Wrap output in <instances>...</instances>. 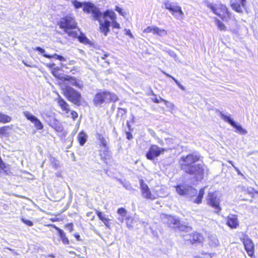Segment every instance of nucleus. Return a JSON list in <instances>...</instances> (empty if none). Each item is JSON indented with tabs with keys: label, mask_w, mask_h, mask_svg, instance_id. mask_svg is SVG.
<instances>
[{
	"label": "nucleus",
	"mask_w": 258,
	"mask_h": 258,
	"mask_svg": "<svg viewBox=\"0 0 258 258\" xmlns=\"http://www.w3.org/2000/svg\"><path fill=\"white\" fill-rule=\"evenodd\" d=\"M50 164L52 167L55 169L58 168L59 166L58 161L53 157H50L49 158Z\"/></svg>",
	"instance_id": "e433bc0d"
},
{
	"label": "nucleus",
	"mask_w": 258,
	"mask_h": 258,
	"mask_svg": "<svg viewBox=\"0 0 258 258\" xmlns=\"http://www.w3.org/2000/svg\"><path fill=\"white\" fill-rule=\"evenodd\" d=\"M162 72L165 74L167 77H169V78H172L174 81L175 82V83L177 85V86L182 90H185V88L184 86H183L182 85H181L180 83V82L177 80H176V79H175L174 77H173L172 76H171V75H170L169 74L166 73V72H164V71H162Z\"/></svg>",
	"instance_id": "2f4dec72"
},
{
	"label": "nucleus",
	"mask_w": 258,
	"mask_h": 258,
	"mask_svg": "<svg viewBox=\"0 0 258 258\" xmlns=\"http://www.w3.org/2000/svg\"><path fill=\"white\" fill-rule=\"evenodd\" d=\"M230 5L233 10L238 13H242V10L240 4L235 3L233 0L230 1Z\"/></svg>",
	"instance_id": "cd10ccee"
},
{
	"label": "nucleus",
	"mask_w": 258,
	"mask_h": 258,
	"mask_svg": "<svg viewBox=\"0 0 258 258\" xmlns=\"http://www.w3.org/2000/svg\"><path fill=\"white\" fill-rule=\"evenodd\" d=\"M68 81L71 85L79 89H82L83 87V82L81 80H78L75 77L67 75L66 77H65V81Z\"/></svg>",
	"instance_id": "a211bd4d"
},
{
	"label": "nucleus",
	"mask_w": 258,
	"mask_h": 258,
	"mask_svg": "<svg viewBox=\"0 0 258 258\" xmlns=\"http://www.w3.org/2000/svg\"><path fill=\"white\" fill-rule=\"evenodd\" d=\"M11 121V117L6 114L0 113V122L7 123Z\"/></svg>",
	"instance_id": "7c9ffc66"
},
{
	"label": "nucleus",
	"mask_w": 258,
	"mask_h": 258,
	"mask_svg": "<svg viewBox=\"0 0 258 258\" xmlns=\"http://www.w3.org/2000/svg\"><path fill=\"white\" fill-rule=\"evenodd\" d=\"M83 11L88 14L91 13L94 19L99 22L103 16L100 10L90 2H84Z\"/></svg>",
	"instance_id": "0eeeda50"
},
{
	"label": "nucleus",
	"mask_w": 258,
	"mask_h": 258,
	"mask_svg": "<svg viewBox=\"0 0 258 258\" xmlns=\"http://www.w3.org/2000/svg\"><path fill=\"white\" fill-rule=\"evenodd\" d=\"M9 126H5L0 128V135L2 136L6 135L7 133V130L9 128Z\"/></svg>",
	"instance_id": "c03bdc74"
},
{
	"label": "nucleus",
	"mask_w": 258,
	"mask_h": 258,
	"mask_svg": "<svg viewBox=\"0 0 258 258\" xmlns=\"http://www.w3.org/2000/svg\"><path fill=\"white\" fill-rule=\"evenodd\" d=\"M96 214L97 215V216H98L99 218L100 219V220H101L103 223L105 224V225L108 227V228H110V225L109 224V219L106 217H105V215H103L102 214V212L98 211V210H96Z\"/></svg>",
	"instance_id": "4be33fe9"
},
{
	"label": "nucleus",
	"mask_w": 258,
	"mask_h": 258,
	"mask_svg": "<svg viewBox=\"0 0 258 258\" xmlns=\"http://www.w3.org/2000/svg\"><path fill=\"white\" fill-rule=\"evenodd\" d=\"M96 138L99 140L102 146L107 149V144L108 142V139L105 138L102 134L99 133H97L96 134Z\"/></svg>",
	"instance_id": "b1692460"
},
{
	"label": "nucleus",
	"mask_w": 258,
	"mask_h": 258,
	"mask_svg": "<svg viewBox=\"0 0 258 258\" xmlns=\"http://www.w3.org/2000/svg\"><path fill=\"white\" fill-rule=\"evenodd\" d=\"M177 228H178L181 231H184L186 230L187 231H188L189 230H191V227L189 226H186L183 225L180 223L179 226H177Z\"/></svg>",
	"instance_id": "a18cd8bd"
},
{
	"label": "nucleus",
	"mask_w": 258,
	"mask_h": 258,
	"mask_svg": "<svg viewBox=\"0 0 258 258\" xmlns=\"http://www.w3.org/2000/svg\"><path fill=\"white\" fill-rule=\"evenodd\" d=\"M220 115L222 119L225 122H228L231 125L235 127L239 133L241 135H245L247 134V132L246 130L244 129L241 125H237L230 116L224 114L222 112H220Z\"/></svg>",
	"instance_id": "ddd939ff"
},
{
	"label": "nucleus",
	"mask_w": 258,
	"mask_h": 258,
	"mask_svg": "<svg viewBox=\"0 0 258 258\" xmlns=\"http://www.w3.org/2000/svg\"><path fill=\"white\" fill-rule=\"evenodd\" d=\"M126 211L124 208H120L117 210V213L119 214L121 217H125L126 214Z\"/></svg>",
	"instance_id": "37998d69"
},
{
	"label": "nucleus",
	"mask_w": 258,
	"mask_h": 258,
	"mask_svg": "<svg viewBox=\"0 0 258 258\" xmlns=\"http://www.w3.org/2000/svg\"><path fill=\"white\" fill-rule=\"evenodd\" d=\"M200 160L198 154H189L183 156L179 160L181 169L184 172L194 176L197 181H201L208 174V168L204 164H194Z\"/></svg>",
	"instance_id": "f257e3e1"
},
{
	"label": "nucleus",
	"mask_w": 258,
	"mask_h": 258,
	"mask_svg": "<svg viewBox=\"0 0 258 258\" xmlns=\"http://www.w3.org/2000/svg\"><path fill=\"white\" fill-rule=\"evenodd\" d=\"M215 20L216 23V25L218 27V28L221 31H225L226 30V27L225 25L222 23L219 20H218L217 18H215Z\"/></svg>",
	"instance_id": "4c0bfd02"
},
{
	"label": "nucleus",
	"mask_w": 258,
	"mask_h": 258,
	"mask_svg": "<svg viewBox=\"0 0 258 258\" xmlns=\"http://www.w3.org/2000/svg\"><path fill=\"white\" fill-rule=\"evenodd\" d=\"M144 32L147 33L152 32L153 34L156 35L159 37H164L167 35V32L165 30L155 26L147 27L144 30Z\"/></svg>",
	"instance_id": "2eb2a0df"
},
{
	"label": "nucleus",
	"mask_w": 258,
	"mask_h": 258,
	"mask_svg": "<svg viewBox=\"0 0 258 258\" xmlns=\"http://www.w3.org/2000/svg\"><path fill=\"white\" fill-rule=\"evenodd\" d=\"M54 70L56 71H60V69L58 67H54V68L52 69V71H54Z\"/></svg>",
	"instance_id": "680f3d73"
},
{
	"label": "nucleus",
	"mask_w": 258,
	"mask_h": 258,
	"mask_svg": "<svg viewBox=\"0 0 258 258\" xmlns=\"http://www.w3.org/2000/svg\"><path fill=\"white\" fill-rule=\"evenodd\" d=\"M71 115H72V118L74 119H76L78 117V113L75 111H73L71 112Z\"/></svg>",
	"instance_id": "603ef678"
},
{
	"label": "nucleus",
	"mask_w": 258,
	"mask_h": 258,
	"mask_svg": "<svg viewBox=\"0 0 258 258\" xmlns=\"http://www.w3.org/2000/svg\"><path fill=\"white\" fill-rule=\"evenodd\" d=\"M162 72L165 74L167 77H169V78H172L174 81L175 82V83L177 85V86L182 90H185V88L184 86H183L182 85H181L180 83V82L177 80H176V79H175L174 77H173L172 76H171V75H170L169 74L166 73V72H164V71H162Z\"/></svg>",
	"instance_id": "72a5a7b5"
},
{
	"label": "nucleus",
	"mask_w": 258,
	"mask_h": 258,
	"mask_svg": "<svg viewBox=\"0 0 258 258\" xmlns=\"http://www.w3.org/2000/svg\"><path fill=\"white\" fill-rule=\"evenodd\" d=\"M87 136L84 132L82 131L79 134L78 136V140L81 146H83L85 144L87 141Z\"/></svg>",
	"instance_id": "5701e85b"
},
{
	"label": "nucleus",
	"mask_w": 258,
	"mask_h": 258,
	"mask_svg": "<svg viewBox=\"0 0 258 258\" xmlns=\"http://www.w3.org/2000/svg\"><path fill=\"white\" fill-rule=\"evenodd\" d=\"M205 187L201 188L198 194L197 198L194 201V202L196 204H200L202 202L203 196L205 194Z\"/></svg>",
	"instance_id": "bb28decb"
},
{
	"label": "nucleus",
	"mask_w": 258,
	"mask_h": 258,
	"mask_svg": "<svg viewBox=\"0 0 258 258\" xmlns=\"http://www.w3.org/2000/svg\"><path fill=\"white\" fill-rule=\"evenodd\" d=\"M227 224L231 228H236L239 225L237 216L235 215H230L228 217Z\"/></svg>",
	"instance_id": "6ab92c4d"
},
{
	"label": "nucleus",
	"mask_w": 258,
	"mask_h": 258,
	"mask_svg": "<svg viewBox=\"0 0 258 258\" xmlns=\"http://www.w3.org/2000/svg\"><path fill=\"white\" fill-rule=\"evenodd\" d=\"M52 74L54 77L57 78L58 79L62 81H65V77H66L67 75L60 74L59 73V71H56L55 70L52 71Z\"/></svg>",
	"instance_id": "c85d7f7f"
},
{
	"label": "nucleus",
	"mask_w": 258,
	"mask_h": 258,
	"mask_svg": "<svg viewBox=\"0 0 258 258\" xmlns=\"http://www.w3.org/2000/svg\"><path fill=\"white\" fill-rule=\"evenodd\" d=\"M204 254H205V258H211L213 257L214 254L213 253H202Z\"/></svg>",
	"instance_id": "864d4df0"
},
{
	"label": "nucleus",
	"mask_w": 258,
	"mask_h": 258,
	"mask_svg": "<svg viewBox=\"0 0 258 258\" xmlns=\"http://www.w3.org/2000/svg\"><path fill=\"white\" fill-rule=\"evenodd\" d=\"M72 4L75 9H78L79 8H81L82 7H83L84 3H81L79 1H77V0L73 1L72 2Z\"/></svg>",
	"instance_id": "ea45409f"
},
{
	"label": "nucleus",
	"mask_w": 258,
	"mask_h": 258,
	"mask_svg": "<svg viewBox=\"0 0 258 258\" xmlns=\"http://www.w3.org/2000/svg\"><path fill=\"white\" fill-rule=\"evenodd\" d=\"M244 245L245 249L248 254L251 256L254 252V244L251 239L246 234H244L241 238Z\"/></svg>",
	"instance_id": "4468645a"
},
{
	"label": "nucleus",
	"mask_w": 258,
	"mask_h": 258,
	"mask_svg": "<svg viewBox=\"0 0 258 258\" xmlns=\"http://www.w3.org/2000/svg\"><path fill=\"white\" fill-rule=\"evenodd\" d=\"M209 245L211 247H216L219 245V242L215 235H211L209 237Z\"/></svg>",
	"instance_id": "393cba45"
},
{
	"label": "nucleus",
	"mask_w": 258,
	"mask_h": 258,
	"mask_svg": "<svg viewBox=\"0 0 258 258\" xmlns=\"http://www.w3.org/2000/svg\"><path fill=\"white\" fill-rule=\"evenodd\" d=\"M75 38H78L80 42L82 43H86L88 40L87 38L80 31L78 36Z\"/></svg>",
	"instance_id": "58836bf2"
},
{
	"label": "nucleus",
	"mask_w": 258,
	"mask_h": 258,
	"mask_svg": "<svg viewBox=\"0 0 258 258\" xmlns=\"http://www.w3.org/2000/svg\"><path fill=\"white\" fill-rule=\"evenodd\" d=\"M21 220L23 223H24L25 224H26V225H27L29 226H32L33 225V223L32 221L27 220L24 218H22L21 219Z\"/></svg>",
	"instance_id": "49530a36"
},
{
	"label": "nucleus",
	"mask_w": 258,
	"mask_h": 258,
	"mask_svg": "<svg viewBox=\"0 0 258 258\" xmlns=\"http://www.w3.org/2000/svg\"><path fill=\"white\" fill-rule=\"evenodd\" d=\"M168 53H169V54L171 56H172V57H174V58H175L176 57V56H177V55H176V53H175L174 51H169L168 52Z\"/></svg>",
	"instance_id": "5fc2aeb1"
},
{
	"label": "nucleus",
	"mask_w": 258,
	"mask_h": 258,
	"mask_svg": "<svg viewBox=\"0 0 258 258\" xmlns=\"http://www.w3.org/2000/svg\"><path fill=\"white\" fill-rule=\"evenodd\" d=\"M43 56L46 58H54L58 59L60 61H66V58H64L62 56L58 55L56 53L52 55L47 54H44Z\"/></svg>",
	"instance_id": "c756f323"
},
{
	"label": "nucleus",
	"mask_w": 258,
	"mask_h": 258,
	"mask_svg": "<svg viewBox=\"0 0 258 258\" xmlns=\"http://www.w3.org/2000/svg\"><path fill=\"white\" fill-rule=\"evenodd\" d=\"M124 31H125V34L126 35H128L131 38H133L134 36L132 34L130 29H125Z\"/></svg>",
	"instance_id": "8fccbe9b"
},
{
	"label": "nucleus",
	"mask_w": 258,
	"mask_h": 258,
	"mask_svg": "<svg viewBox=\"0 0 258 258\" xmlns=\"http://www.w3.org/2000/svg\"><path fill=\"white\" fill-rule=\"evenodd\" d=\"M117 96L113 94L106 91H100L96 93L93 98V104L95 106H101L104 103L110 101H116Z\"/></svg>",
	"instance_id": "39448f33"
},
{
	"label": "nucleus",
	"mask_w": 258,
	"mask_h": 258,
	"mask_svg": "<svg viewBox=\"0 0 258 258\" xmlns=\"http://www.w3.org/2000/svg\"><path fill=\"white\" fill-rule=\"evenodd\" d=\"M115 10L123 17H125V15H126V12L118 6H116Z\"/></svg>",
	"instance_id": "79ce46f5"
},
{
	"label": "nucleus",
	"mask_w": 258,
	"mask_h": 258,
	"mask_svg": "<svg viewBox=\"0 0 258 258\" xmlns=\"http://www.w3.org/2000/svg\"><path fill=\"white\" fill-rule=\"evenodd\" d=\"M126 112H127V110L126 109L118 108L117 115L118 116H120L122 117L123 115H124L126 113Z\"/></svg>",
	"instance_id": "a19ab883"
},
{
	"label": "nucleus",
	"mask_w": 258,
	"mask_h": 258,
	"mask_svg": "<svg viewBox=\"0 0 258 258\" xmlns=\"http://www.w3.org/2000/svg\"><path fill=\"white\" fill-rule=\"evenodd\" d=\"M233 167L234 168V169L236 171V172H237L238 174L239 175H242V173L241 172H240V171L239 170V169L235 167V166H233Z\"/></svg>",
	"instance_id": "13d9d810"
},
{
	"label": "nucleus",
	"mask_w": 258,
	"mask_h": 258,
	"mask_svg": "<svg viewBox=\"0 0 258 258\" xmlns=\"http://www.w3.org/2000/svg\"><path fill=\"white\" fill-rule=\"evenodd\" d=\"M207 203L215 210L216 213H218L221 210L220 207V200L218 198L216 192H209L208 194Z\"/></svg>",
	"instance_id": "9d476101"
},
{
	"label": "nucleus",
	"mask_w": 258,
	"mask_h": 258,
	"mask_svg": "<svg viewBox=\"0 0 258 258\" xmlns=\"http://www.w3.org/2000/svg\"><path fill=\"white\" fill-rule=\"evenodd\" d=\"M56 101L62 111H65L66 113H68L70 111L69 105L59 95H58V98L56 99Z\"/></svg>",
	"instance_id": "aec40b11"
},
{
	"label": "nucleus",
	"mask_w": 258,
	"mask_h": 258,
	"mask_svg": "<svg viewBox=\"0 0 258 258\" xmlns=\"http://www.w3.org/2000/svg\"><path fill=\"white\" fill-rule=\"evenodd\" d=\"M75 237L76 238V239L78 240H80V235L78 234V233H76L74 235Z\"/></svg>",
	"instance_id": "052dcab7"
},
{
	"label": "nucleus",
	"mask_w": 258,
	"mask_h": 258,
	"mask_svg": "<svg viewBox=\"0 0 258 258\" xmlns=\"http://www.w3.org/2000/svg\"><path fill=\"white\" fill-rule=\"evenodd\" d=\"M108 55L107 54H104L103 55V56L102 57V58L103 59H104L106 57H107L108 56Z\"/></svg>",
	"instance_id": "69168bd1"
},
{
	"label": "nucleus",
	"mask_w": 258,
	"mask_h": 258,
	"mask_svg": "<svg viewBox=\"0 0 258 258\" xmlns=\"http://www.w3.org/2000/svg\"><path fill=\"white\" fill-rule=\"evenodd\" d=\"M165 7L166 9L170 11L172 14L178 20H181L183 19L184 14L181 8L179 6L169 3L166 1L164 3Z\"/></svg>",
	"instance_id": "1a4fd4ad"
},
{
	"label": "nucleus",
	"mask_w": 258,
	"mask_h": 258,
	"mask_svg": "<svg viewBox=\"0 0 258 258\" xmlns=\"http://www.w3.org/2000/svg\"><path fill=\"white\" fill-rule=\"evenodd\" d=\"M184 238L185 240L189 241L192 244L198 242L201 243L204 240L202 234L198 232H194L189 235H186L184 236Z\"/></svg>",
	"instance_id": "dca6fc26"
},
{
	"label": "nucleus",
	"mask_w": 258,
	"mask_h": 258,
	"mask_svg": "<svg viewBox=\"0 0 258 258\" xmlns=\"http://www.w3.org/2000/svg\"><path fill=\"white\" fill-rule=\"evenodd\" d=\"M258 153V151H252V152H248V153H247V156H250L252 154H254V153Z\"/></svg>",
	"instance_id": "bf43d9fd"
},
{
	"label": "nucleus",
	"mask_w": 258,
	"mask_h": 258,
	"mask_svg": "<svg viewBox=\"0 0 258 258\" xmlns=\"http://www.w3.org/2000/svg\"><path fill=\"white\" fill-rule=\"evenodd\" d=\"M47 66L48 67L50 68L52 70V69L54 68L55 64H47Z\"/></svg>",
	"instance_id": "e2e57ef3"
},
{
	"label": "nucleus",
	"mask_w": 258,
	"mask_h": 258,
	"mask_svg": "<svg viewBox=\"0 0 258 258\" xmlns=\"http://www.w3.org/2000/svg\"><path fill=\"white\" fill-rule=\"evenodd\" d=\"M228 162L230 163L233 167V166H234L233 164V163L232 161H228Z\"/></svg>",
	"instance_id": "774afa93"
},
{
	"label": "nucleus",
	"mask_w": 258,
	"mask_h": 258,
	"mask_svg": "<svg viewBox=\"0 0 258 258\" xmlns=\"http://www.w3.org/2000/svg\"><path fill=\"white\" fill-rule=\"evenodd\" d=\"M160 101H162L163 102H164L165 103V104L166 105H167V104L168 103V102L164 99H163V98H162L161 97H160V99H158V98H155L154 100H153V101L155 102V103H158L160 102Z\"/></svg>",
	"instance_id": "de8ad7c7"
},
{
	"label": "nucleus",
	"mask_w": 258,
	"mask_h": 258,
	"mask_svg": "<svg viewBox=\"0 0 258 258\" xmlns=\"http://www.w3.org/2000/svg\"><path fill=\"white\" fill-rule=\"evenodd\" d=\"M162 72L165 74L167 77H169V78H172L174 81L175 82V83L177 85V86L182 90H185V88L184 86H183L182 85H181L180 83V82L177 80H176V79H175L174 77H173L172 76H171V75H170L169 74L166 73V72H164V71H162Z\"/></svg>",
	"instance_id": "c9c22d12"
},
{
	"label": "nucleus",
	"mask_w": 258,
	"mask_h": 258,
	"mask_svg": "<svg viewBox=\"0 0 258 258\" xmlns=\"http://www.w3.org/2000/svg\"><path fill=\"white\" fill-rule=\"evenodd\" d=\"M66 228L70 231H73V224L72 223H69L66 225Z\"/></svg>",
	"instance_id": "09e8293b"
},
{
	"label": "nucleus",
	"mask_w": 258,
	"mask_h": 258,
	"mask_svg": "<svg viewBox=\"0 0 258 258\" xmlns=\"http://www.w3.org/2000/svg\"><path fill=\"white\" fill-rule=\"evenodd\" d=\"M35 50H36L38 51H39V52H40L41 53L43 54V55L44 54H45V53H44V52H45V50H44V49H43V48H41L40 47H36Z\"/></svg>",
	"instance_id": "3c124183"
},
{
	"label": "nucleus",
	"mask_w": 258,
	"mask_h": 258,
	"mask_svg": "<svg viewBox=\"0 0 258 258\" xmlns=\"http://www.w3.org/2000/svg\"><path fill=\"white\" fill-rule=\"evenodd\" d=\"M162 72L165 74L167 77H169V78H172L174 81L175 82V83L177 85V86L182 90H185V88L184 86H183L182 85H181L180 83V82L177 80H176V79H175L174 77H173L172 76H171V75H170L169 74L166 73V72H164V71H162Z\"/></svg>",
	"instance_id": "473e14b6"
},
{
	"label": "nucleus",
	"mask_w": 258,
	"mask_h": 258,
	"mask_svg": "<svg viewBox=\"0 0 258 258\" xmlns=\"http://www.w3.org/2000/svg\"><path fill=\"white\" fill-rule=\"evenodd\" d=\"M53 227L58 231V234H59V236L60 238H61L62 243L64 244H69V242H70L69 240L66 237V233H64V232L62 230L60 229V228L56 227L55 225H54Z\"/></svg>",
	"instance_id": "412c9836"
},
{
	"label": "nucleus",
	"mask_w": 258,
	"mask_h": 258,
	"mask_svg": "<svg viewBox=\"0 0 258 258\" xmlns=\"http://www.w3.org/2000/svg\"><path fill=\"white\" fill-rule=\"evenodd\" d=\"M116 15L113 11L107 10L104 12L99 22L100 31L105 36H107L110 31L111 24L113 29H120V24L116 22Z\"/></svg>",
	"instance_id": "f03ea898"
},
{
	"label": "nucleus",
	"mask_w": 258,
	"mask_h": 258,
	"mask_svg": "<svg viewBox=\"0 0 258 258\" xmlns=\"http://www.w3.org/2000/svg\"><path fill=\"white\" fill-rule=\"evenodd\" d=\"M168 222L170 225H171L173 228H177V226H179L180 225L179 220L173 217H170L169 218Z\"/></svg>",
	"instance_id": "a878e982"
},
{
	"label": "nucleus",
	"mask_w": 258,
	"mask_h": 258,
	"mask_svg": "<svg viewBox=\"0 0 258 258\" xmlns=\"http://www.w3.org/2000/svg\"><path fill=\"white\" fill-rule=\"evenodd\" d=\"M162 72L165 74L167 77H169V78H172L174 81L175 82V83L177 85V86L182 90H185V88L184 86H183L182 85H181L180 83V82L177 80H176V79H175L174 77H173L172 76H171V75H170L169 74L166 73V72H164V71H162Z\"/></svg>",
	"instance_id": "f704fd0d"
},
{
	"label": "nucleus",
	"mask_w": 258,
	"mask_h": 258,
	"mask_svg": "<svg viewBox=\"0 0 258 258\" xmlns=\"http://www.w3.org/2000/svg\"><path fill=\"white\" fill-rule=\"evenodd\" d=\"M176 192L180 196L194 197L197 194L196 189L187 184L178 185L176 186Z\"/></svg>",
	"instance_id": "6e6552de"
},
{
	"label": "nucleus",
	"mask_w": 258,
	"mask_h": 258,
	"mask_svg": "<svg viewBox=\"0 0 258 258\" xmlns=\"http://www.w3.org/2000/svg\"><path fill=\"white\" fill-rule=\"evenodd\" d=\"M205 4L215 14L221 17L223 20L227 21L231 18V14L228 11L226 6L221 4H214L209 2H206Z\"/></svg>",
	"instance_id": "20e7f679"
},
{
	"label": "nucleus",
	"mask_w": 258,
	"mask_h": 258,
	"mask_svg": "<svg viewBox=\"0 0 258 258\" xmlns=\"http://www.w3.org/2000/svg\"><path fill=\"white\" fill-rule=\"evenodd\" d=\"M140 185L142 196L144 199L152 201L156 199L155 195L151 193L148 185L144 182L142 179L140 180Z\"/></svg>",
	"instance_id": "f8f14e48"
},
{
	"label": "nucleus",
	"mask_w": 258,
	"mask_h": 258,
	"mask_svg": "<svg viewBox=\"0 0 258 258\" xmlns=\"http://www.w3.org/2000/svg\"><path fill=\"white\" fill-rule=\"evenodd\" d=\"M24 114L27 119L34 123L37 130H42L43 128V125L42 123L36 116H34L28 111L24 112Z\"/></svg>",
	"instance_id": "f3484780"
},
{
	"label": "nucleus",
	"mask_w": 258,
	"mask_h": 258,
	"mask_svg": "<svg viewBox=\"0 0 258 258\" xmlns=\"http://www.w3.org/2000/svg\"><path fill=\"white\" fill-rule=\"evenodd\" d=\"M63 92L68 100L72 102L75 105L78 106L80 105L81 99L80 93L69 86H66L63 89Z\"/></svg>",
	"instance_id": "423d86ee"
},
{
	"label": "nucleus",
	"mask_w": 258,
	"mask_h": 258,
	"mask_svg": "<svg viewBox=\"0 0 258 258\" xmlns=\"http://www.w3.org/2000/svg\"><path fill=\"white\" fill-rule=\"evenodd\" d=\"M240 3L243 7H245L246 0H239Z\"/></svg>",
	"instance_id": "4d7b16f0"
},
{
	"label": "nucleus",
	"mask_w": 258,
	"mask_h": 258,
	"mask_svg": "<svg viewBox=\"0 0 258 258\" xmlns=\"http://www.w3.org/2000/svg\"><path fill=\"white\" fill-rule=\"evenodd\" d=\"M59 27L63 29L68 35L73 38H75L80 33V30L77 28V23L74 17L67 16L61 19L58 23Z\"/></svg>",
	"instance_id": "7ed1b4c3"
},
{
	"label": "nucleus",
	"mask_w": 258,
	"mask_h": 258,
	"mask_svg": "<svg viewBox=\"0 0 258 258\" xmlns=\"http://www.w3.org/2000/svg\"><path fill=\"white\" fill-rule=\"evenodd\" d=\"M126 138L128 139V140H131L133 138V135L131 133H130V132H126Z\"/></svg>",
	"instance_id": "6e6d98bb"
},
{
	"label": "nucleus",
	"mask_w": 258,
	"mask_h": 258,
	"mask_svg": "<svg viewBox=\"0 0 258 258\" xmlns=\"http://www.w3.org/2000/svg\"><path fill=\"white\" fill-rule=\"evenodd\" d=\"M158 143H159L160 144H161V145H162V144H163V141H162V140H159V141H158Z\"/></svg>",
	"instance_id": "338daca9"
},
{
	"label": "nucleus",
	"mask_w": 258,
	"mask_h": 258,
	"mask_svg": "<svg viewBox=\"0 0 258 258\" xmlns=\"http://www.w3.org/2000/svg\"><path fill=\"white\" fill-rule=\"evenodd\" d=\"M167 150L165 148H162L156 145H152L150 147L148 152L146 154V157L148 159L153 160L155 158L163 154Z\"/></svg>",
	"instance_id": "9b49d317"
},
{
	"label": "nucleus",
	"mask_w": 258,
	"mask_h": 258,
	"mask_svg": "<svg viewBox=\"0 0 258 258\" xmlns=\"http://www.w3.org/2000/svg\"><path fill=\"white\" fill-rule=\"evenodd\" d=\"M123 217H120V218H118V220L121 222V223H123Z\"/></svg>",
	"instance_id": "0e129e2a"
}]
</instances>
